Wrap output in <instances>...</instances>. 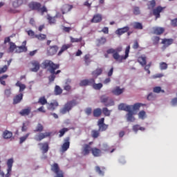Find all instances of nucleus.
<instances>
[{
  "instance_id": "1",
  "label": "nucleus",
  "mask_w": 177,
  "mask_h": 177,
  "mask_svg": "<svg viewBox=\"0 0 177 177\" xmlns=\"http://www.w3.org/2000/svg\"><path fill=\"white\" fill-rule=\"evenodd\" d=\"M77 106V101L75 100H73L71 101H68L64 104V106L59 110L60 114H67V113H70L71 110H73V107Z\"/></svg>"
},
{
  "instance_id": "2",
  "label": "nucleus",
  "mask_w": 177,
  "mask_h": 177,
  "mask_svg": "<svg viewBox=\"0 0 177 177\" xmlns=\"http://www.w3.org/2000/svg\"><path fill=\"white\" fill-rule=\"evenodd\" d=\"M131 49V46H127L125 50V55H120L118 53L115 52L113 54V57L115 59L116 62H118L119 63H121L122 60H126V59H128V56H129V50Z\"/></svg>"
},
{
  "instance_id": "3",
  "label": "nucleus",
  "mask_w": 177,
  "mask_h": 177,
  "mask_svg": "<svg viewBox=\"0 0 177 177\" xmlns=\"http://www.w3.org/2000/svg\"><path fill=\"white\" fill-rule=\"evenodd\" d=\"M100 100L101 103H103L105 107H111V106H114V101L113 100H109V97L104 95L100 96Z\"/></svg>"
},
{
  "instance_id": "4",
  "label": "nucleus",
  "mask_w": 177,
  "mask_h": 177,
  "mask_svg": "<svg viewBox=\"0 0 177 177\" xmlns=\"http://www.w3.org/2000/svg\"><path fill=\"white\" fill-rule=\"evenodd\" d=\"M51 171L55 173L56 176L55 177H64V174L63 171L60 170V167H59L57 163H54L51 166Z\"/></svg>"
},
{
  "instance_id": "5",
  "label": "nucleus",
  "mask_w": 177,
  "mask_h": 177,
  "mask_svg": "<svg viewBox=\"0 0 177 177\" xmlns=\"http://www.w3.org/2000/svg\"><path fill=\"white\" fill-rule=\"evenodd\" d=\"M70 149V137H66L64 140V143L61 147L62 153H66Z\"/></svg>"
},
{
  "instance_id": "6",
  "label": "nucleus",
  "mask_w": 177,
  "mask_h": 177,
  "mask_svg": "<svg viewBox=\"0 0 177 177\" xmlns=\"http://www.w3.org/2000/svg\"><path fill=\"white\" fill-rule=\"evenodd\" d=\"M8 42L10 44V48H9L10 52H15V50L16 51V49H17V46H16V44H15V43L10 42V37H6L5 38L4 44L6 45V44H8Z\"/></svg>"
},
{
  "instance_id": "7",
  "label": "nucleus",
  "mask_w": 177,
  "mask_h": 177,
  "mask_svg": "<svg viewBox=\"0 0 177 177\" xmlns=\"http://www.w3.org/2000/svg\"><path fill=\"white\" fill-rule=\"evenodd\" d=\"M7 174L5 177H10V172H12V167H13V158H10L7 161Z\"/></svg>"
},
{
  "instance_id": "8",
  "label": "nucleus",
  "mask_w": 177,
  "mask_h": 177,
  "mask_svg": "<svg viewBox=\"0 0 177 177\" xmlns=\"http://www.w3.org/2000/svg\"><path fill=\"white\" fill-rule=\"evenodd\" d=\"M57 107H59V102H57V100H53L50 103L48 102L47 104V109L51 111H55Z\"/></svg>"
},
{
  "instance_id": "9",
  "label": "nucleus",
  "mask_w": 177,
  "mask_h": 177,
  "mask_svg": "<svg viewBox=\"0 0 177 177\" xmlns=\"http://www.w3.org/2000/svg\"><path fill=\"white\" fill-rule=\"evenodd\" d=\"M124 88H120V86H115L112 89L111 93H113V95H115V96H120V95H122V93H124Z\"/></svg>"
},
{
  "instance_id": "10",
  "label": "nucleus",
  "mask_w": 177,
  "mask_h": 177,
  "mask_svg": "<svg viewBox=\"0 0 177 177\" xmlns=\"http://www.w3.org/2000/svg\"><path fill=\"white\" fill-rule=\"evenodd\" d=\"M95 84V79L83 80L80 82V86H88V85H92Z\"/></svg>"
},
{
  "instance_id": "11",
  "label": "nucleus",
  "mask_w": 177,
  "mask_h": 177,
  "mask_svg": "<svg viewBox=\"0 0 177 177\" xmlns=\"http://www.w3.org/2000/svg\"><path fill=\"white\" fill-rule=\"evenodd\" d=\"M48 136H50V133L49 132L40 133L35 138V139L37 142H41V140L45 139V138H48Z\"/></svg>"
},
{
  "instance_id": "12",
  "label": "nucleus",
  "mask_w": 177,
  "mask_h": 177,
  "mask_svg": "<svg viewBox=\"0 0 177 177\" xmlns=\"http://www.w3.org/2000/svg\"><path fill=\"white\" fill-rule=\"evenodd\" d=\"M19 114L21 115V117H27V116L30 115V114H31V107L28 106L25 109H23L19 112Z\"/></svg>"
},
{
  "instance_id": "13",
  "label": "nucleus",
  "mask_w": 177,
  "mask_h": 177,
  "mask_svg": "<svg viewBox=\"0 0 177 177\" xmlns=\"http://www.w3.org/2000/svg\"><path fill=\"white\" fill-rule=\"evenodd\" d=\"M26 44L27 41H24L22 43V46L17 47L15 52L17 53H21V52H27V47L26 46Z\"/></svg>"
},
{
  "instance_id": "14",
  "label": "nucleus",
  "mask_w": 177,
  "mask_h": 177,
  "mask_svg": "<svg viewBox=\"0 0 177 177\" xmlns=\"http://www.w3.org/2000/svg\"><path fill=\"white\" fill-rule=\"evenodd\" d=\"M118 109L122 110L123 111H129L130 110H132V105H127L124 103H122L119 104Z\"/></svg>"
},
{
  "instance_id": "15",
  "label": "nucleus",
  "mask_w": 177,
  "mask_h": 177,
  "mask_svg": "<svg viewBox=\"0 0 177 177\" xmlns=\"http://www.w3.org/2000/svg\"><path fill=\"white\" fill-rule=\"evenodd\" d=\"M59 47H57V46H50L48 49V53L50 56H53V55H56V53H57Z\"/></svg>"
},
{
  "instance_id": "16",
  "label": "nucleus",
  "mask_w": 177,
  "mask_h": 177,
  "mask_svg": "<svg viewBox=\"0 0 177 177\" xmlns=\"http://www.w3.org/2000/svg\"><path fill=\"white\" fill-rule=\"evenodd\" d=\"M161 44H162L163 48L164 49H165V48H168V46H169V45H172V44H174V39H163L162 40Z\"/></svg>"
},
{
  "instance_id": "17",
  "label": "nucleus",
  "mask_w": 177,
  "mask_h": 177,
  "mask_svg": "<svg viewBox=\"0 0 177 177\" xmlns=\"http://www.w3.org/2000/svg\"><path fill=\"white\" fill-rule=\"evenodd\" d=\"M30 9H32V10H39V8H41V3L38 2H31L29 4Z\"/></svg>"
},
{
  "instance_id": "18",
  "label": "nucleus",
  "mask_w": 177,
  "mask_h": 177,
  "mask_svg": "<svg viewBox=\"0 0 177 177\" xmlns=\"http://www.w3.org/2000/svg\"><path fill=\"white\" fill-rule=\"evenodd\" d=\"M39 146H41V150H42L43 154L48 153L49 151V144L48 142L39 143Z\"/></svg>"
},
{
  "instance_id": "19",
  "label": "nucleus",
  "mask_w": 177,
  "mask_h": 177,
  "mask_svg": "<svg viewBox=\"0 0 177 177\" xmlns=\"http://www.w3.org/2000/svg\"><path fill=\"white\" fill-rule=\"evenodd\" d=\"M91 151L94 157H100L102 156V150L96 147L91 148Z\"/></svg>"
},
{
  "instance_id": "20",
  "label": "nucleus",
  "mask_w": 177,
  "mask_h": 177,
  "mask_svg": "<svg viewBox=\"0 0 177 177\" xmlns=\"http://www.w3.org/2000/svg\"><path fill=\"white\" fill-rule=\"evenodd\" d=\"M127 121H129V122H133V121H135V117H133V111H132V109H130L129 111H127Z\"/></svg>"
},
{
  "instance_id": "21",
  "label": "nucleus",
  "mask_w": 177,
  "mask_h": 177,
  "mask_svg": "<svg viewBox=\"0 0 177 177\" xmlns=\"http://www.w3.org/2000/svg\"><path fill=\"white\" fill-rule=\"evenodd\" d=\"M42 64L44 67H59V65H56L53 62L48 59L45 60Z\"/></svg>"
},
{
  "instance_id": "22",
  "label": "nucleus",
  "mask_w": 177,
  "mask_h": 177,
  "mask_svg": "<svg viewBox=\"0 0 177 177\" xmlns=\"http://www.w3.org/2000/svg\"><path fill=\"white\" fill-rule=\"evenodd\" d=\"M21 100H23V93L18 94L13 98V104H18Z\"/></svg>"
},
{
  "instance_id": "23",
  "label": "nucleus",
  "mask_w": 177,
  "mask_h": 177,
  "mask_svg": "<svg viewBox=\"0 0 177 177\" xmlns=\"http://www.w3.org/2000/svg\"><path fill=\"white\" fill-rule=\"evenodd\" d=\"M163 9L162 7L158 6L153 10V15L156 16V19L160 18V13L162 12Z\"/></svg>"
},
{
  "instance_id": "24",
  "label": "nucleus",
  "mask_w": 177,
  "mask_h": 177,
  "mask_svg": "<svg viewBox=\"0 0 177 177\" xmlns=\"http://www.w3.org/2000/svg\"><path fill=\"white\" fill-rule=\"evenodd\" d=\"M127 31H129V27L126 26V27L118 29L115 32L118 35H122V34H125V32H127Z\"/></svg>"
},
{
  "instance_id": "25",
  "label": "nucleus",
  "mask_w": 177,
  "mask_h": 177,
  "mask_svg": "<svg viewBox=\"0 0 177 177\" xmlns=\"http://www.w3.org/2000/svg\"><path fill=\"white\" fill-rule=\"evenodd\" d=\"M71 9H73V6H70L68 4L64 5L62 8L63 15L68 13V12H70Z\"/></svg>"
},
{
  "instance_id": "26",
  "label": "nucleus",
  "mask_w": 177,
  "mask_h": 177,
  "mask_svg": "<svg viewBox=\"0 0 177 177\" xmlns=\"http://www.w3.org/2000/svg\"><path fill=\"white\" fill-rule=\"evenodd\" d=\"M102 109L96 108L93 111V117H95V118H99V117L102 115Z\"/></svg>"
},
{
  "instance_id": "27",
  "label": "nucleus",
  "mask_w": 177,
  "mask_h": 177,
  "mask_svg": "<svg viewBox=\"0 0 177 177\" xmlns=\"http://www.w3.org/2000/svg\"><path fill=\"white\" fill-rule=\"evenodd\" d=\"M102 21V15L97 14L94 15L93 18L91 19V23H100Z\"/></svg>"
},
{
  "instance_id": "28",
  "label": "nucleus",
  "mask_w": 177,
  "mask_h": 177,
  "mask_svg": "<svg viewBox=\"0 0 177 177\" xmlns=\"http://www.w3.org/2000/svg\"><path fill=\"white\" fill-rule=\"evenodd\" d=\"M92 148H91V146L89 145H85L83 149V155L84 156H88L89 153H91V150Z\"/></svg>"
},
{
  "instance_id": "29",
  "label": "nucleus",
  "mask_w": 177,
  "mask_h": 177,
  "mask_svg": "<svg viewBox=\"0 0 177 177\" xmlns=\"http://www.w3.org/2000/svg\"><path fill=\"white\" fill-rule=\"evenodd\" d=\"M13 136V133L12 131H9L8 130H5L3 133V138L4 139H10Z\"/></svg>"
},
{
  "instance_id": "30",
  "label": "nucleus",
  "mask_w": 177,
  "mask_h": 177,
  "mask_svg": "<svg viewBox=\"0 0 177 177\" xmlns=\"http://www.w3.org/2000/svg\"><path fill=\"white\" fill-rule=\"evenodd\" d=\"M69 84H71V80L68 79L66 80V82H65V86H64V91H66L67 92H70V91H71V86H70Z\"/></svg>"
},
{
  "instance_id": "31",
  "label": "nucleus",
  "mask_w": 177,
  "mask_h": 177,
  "mask_svg": "<svg viewBox=\"0 0 177 177\" xmlns=\"http://www.w3.org/2000/svg\"><path fill=\"white\" fill-rule=\"evenodd\" d=\"M112 111V110H109L107 107H104L102 109V112L103 113L104 115H105V117H110Z\"/></svg>"
},
{
  "instance_id": "32",
  "label": "nucleus",
  "mask_w": 177,
  "mask_h": 177,
  "mask_svg": "<svg viewBox=\"0 0 177 177\" xmlns=\"http://www.w3.org/2000/svg\"><path fill=\"white\" fill-rule=\"evenodd\" d=\"M57 68H59V67H50L48 68V71H50V74H53L54 75H56L59 73H60L61 71L58 70L56 71V70H57Z\"/></svg>"
},
{
  "instance_id": "33",
  "label": "nucleus",
  "mask_w": 177,
  "mask_h": 177,
  "mask_svg": "<svg viewBox=\"0 0 177 177\" xmlns=\"http://www.w3.org/2000/svg\"><path fill=\"white\" fill-rule=\"evenodd\" d=\"M164 31V28H153V34L156 35H161Z\"/></svg>"
},
{
  "instance_id": "34",
  "label": "nucleus",
  "mask_w": 177,
  "mask_h": 177,
  "mask_svg": "<svg viewBox=\"0 0 177 177\" xmlns=\"http://www.w3.org/2000/svg\"><path fill=\"white\" fill-rule=\"evenodd\" d=\"M37 103H39V104H41V106H45V104H48V100H46L45 96L40 97Z\"/></svg>"
},
{
  "instance_id": "35",
  "label": "nucleus",
  "mask_w": 177,
  "mask_h": 177,
  "mask_svg": "<svg viewBox=\"0 0 177 177\" xmlns=\"http://www.w3.org/2000/svg\"><path fill=\"white\" fill-rule=\"evenodd\" d=\"M68 48H71V44L63 45L62 47L61 48V50L58 53V56H60V55H62V53H63V52H64V50H67V49H68Z\"/></svg>"
},
{
  "instance_id": "36",
  "label": "nucleus",
  "mask_w": 177,
  "mask_h": 177,
  "mask_svg": "<svg viewBox=\"0 0 177 177\" xmlns=\"http://www.w3.org/2000/svg\"><path fill=\"white\" fill-rule=\"evenodd\" d=\"M102 73H103V69H102V68H97L95 71H93L92 75L97 77H99Z\"/></svg>"
},
{
  "instance_id": "37",
  "label": "nucleus",
  "mask_w": 177,
  "mask_h": 177,
  "mask_svg": "<svg viewBox=\"0 0 177 177\" xmlns=\"http://www.w3.org/2000/svg\"><path fill=\"white\" fill-rule=\"evenodd\" d=\"M100 136V131L99 130L91 131V136L94 139H97V138H99Z\"/></svg>"
},
{
  "instance_id": "38",
  "label": "nucleus",
  "mask_w": 177,
  "mask_h": 177,
  "mask_svg": "<svg viewBox=\"0 0 177 177\" xmlns=\"http://www.w3.org/2000/svg\"><path fill=\"white\" fill-rule=\"evenodd\" d=\"M15 85H16V86H19V92H23L24 91V89H26V84H21V82H17L15 84Z\"/></svg>"
},
{
  "instance_id": "39",
  "label": "nucleus",
  "mask_w": 177,
  "mask_h": 177,
  "mask_svg": "<svg viewBox=\"0 0 177 177\" xmlns=\"http://www.w3.org/2000/svg\"><path fill=\"white\" fill-rule=\"evenodd\" d=\"M43 131H44V125H42L41 123H39L33 131L35 133H37V132H42Z\"/></svg>"
},
{
  "instance_id": "40",
  "label": "nucleus",
  "mask_w": 177,
  "mask_h": 177,
  "mask_svg": "<svg viewBox=\"0 0 177 177\" xmlns=\"http://www.w3.org/2000/svg\"><path fill=\"white\" fill-rule=\"evenodd\" d=\"M145 127H142L139 124L133 126V131L136 132V133L138 132V131H145Z\"/></svg>"
},
{
  "instance_id": "41",
  "label": "nucleus",
  "mask_w": 177,
  "mask_h": 177,
  "mask_svg": "<svg viewBox=\"0 0 177 177\" xmlns=\"http://www.w3.org/2000/svg\"><path fill=\"white\" fill-rule=\"evenodd\" d=\"M23 5V0H17L12 3L13 8H19Z\"/></svg>"
},
{
  "instance_id": "42",
  "label": "nucleus",
  "mask_w": 177,
  "mask_h": 177,
  "mask_svg": "<svg viewBox=\"0 0 177 177\" xmlns=\"http://www.w3.org/2000/svg\"><path fill=\"white\" fill-rule=\"evenodd\" d=\"M140 106H142V104L140 103H136L133 105H131V110L132 111H136L140 109Z\"/></svg>"
},
{
  "instance_id": "43",
  "label": "nucleus",
  "mask_w": 177,
  "mask_h": 177,
  "mask_svg": "<svg viewBox=\"0 0 177 177\" xmlns=\"http://www.w3.org/2000/svg\"><path fill=\"white\" fill-rule=\"evenodd\" d=\"M29 136H30V133H28L25 136L21 137L19 138L20 145H21V143H24V142H26V140H27V139L28 138Z\"/></svg>"
},
{
  "instance_id": "44",
  "label": "nucleus",
  "mask_w": 177,
  "mask_h": 177,
  "mask_svg": "<svg viewBox=\"0 0 177 177\" xmlns=\"http://www.w3.org/2000/svg\"><path fill=\"white\" fill-rule=\"evenodd\" d=\"M93 88L94 89H96L97 91H100V89H102L103 88V84L102 83L95 84V82L92 84Z\"/></svg>"
},
{
  "instance_id": "45",
  "label": "nucleus",
  "mask_w": 177,
  "mask_h": 177,
  "mask_svg": "<svg viewBox=\"0 0 177 177\" xmlns=\"http://www.w3.org/2000/svg\"><path fill=\"white\" fill-rule=\"evenodd\" d=\"M138 62L141 66H146V57H138Z\"/></svg>"
},
{
  "instance_id": "46",
  "label": "nucleus",
  "mask_w": 177,
  "mask_h": 177,
  "mask_svg": "<svg viewBox=\"0 0 177 177\" xmlns=\"http://www.w3.org/2000/svg\"><path fill=\"white\" fill-rule=\"evenodd\" d=\"M55 95H62V93H63V89H62L59 86H55Z\"/></svg>"
},
{
  "instance_id": "47",
  "label": "nucleus",
  "mask_w": 177,
  "mask_h": 177,
  "mask_svg": "<svg viewBox=\"0 0 177 177\" xmlns=\"http://www.w3.org/2000/svg\"><path fill=\"white\" fill-rule=\"evenodd\" d=\"M98 127H99L98 131H100L101 132H104V131H106L107 128H109V125L106 124H101L100 126H98Z\"/></svg>"
},
{
  "instance_id": "48",
  "label": "nucleus",
  "mask_w": 177,
  "mask_h": 177,
  "mask_svg": "<svg viewBox=\"0 0 177 177\" xmlns=\"http://www.w3.org/2000/svg\"><path fill=\"white\" fill-rule=\"evenodd\" d=\"M133 28L137 30H143V26L142 25L141 23L139 22H135L133 24Z\"/></svg>"
},
{
  "instance_id": "49",
  "label": "nucleus",
  "mask_w": 177,
  "mask_h": 177,
  "mask_svg": "<svg viewBox=\"0 0 177 177\" xmlns=\"http://www.w3.org/2000/svg\"><path fill=\"white\" fill-rule=\"evenodd\" d=\"M66 132H68V128H63L59 130V138H62V136H64V133H66Z\"/></svg>"
},
{
  "instance_id": "50",
  "label": "nucleus",
  "mask_w": 177,
  "mask_h": 177,
  "mask_svg": "<svg viewBox=\"0 0 177 177\" xmlns=\"http://www.w3.org/2000/svg\"><path fill=\"white\" fill-rule=\"evenodd\" d=\"M8 77V75H3V76H1L0 84H1V85H3L4 86L6 85V82H5L3 80H6Z\"/></svg>"
},
{
  "instance_id": "51",
  "label": "nucleus",
  "mask_w": 177,
  "mask_h": 177,
  "mask_svg": "<svg viewBox=\"0 0 177 177\" xmlns=\"http://www.w3.org/2000/svg\"><path fill=\"white\" fill-rule=\"evenodd\" d=\"M35 38H37L39 41H44V39H46V35L40 34V35H36L35 36Z\"/></svg>"
},
{
  "instance_id": "52",
  "label": "nucleus",
  "mask_w": 177,
  "mask_h": 177,
  "mask_svg": "<svg viewBox=\"0 0 177 177\" xmlns=\"http://www.w3.org/2000/svg\"><path fill=\"white\" fill-rule=\"evenodd\" d=\"M156 94L153 93H150L148 95H147V100H156Z\"/></svg>"
},
{
  "instance_id": "53",
  "label": "nucleus",
  "mask_w": 177,
  "mask_h": 177,
  "mask_svg": "<svg viewBox=\"0 0 177 177\" xmlns=\"http://www.w3.org/2000/svg\"><path fill=\"white\" fill-rule=\"evenodd\" d=\"M153 92L155 93H160V92H162V93H164V90H162L160 86H156L153 88Z\"/></svg>"
},
{
  "instance_id": "54",
  "label": "nucleus",
  "mask_w": 177,
  "mask_h": 177,
  "mask_svg": "<svg viewBox=\"0 0 177 177\" xmlns=\"http://www.w3.org/2000/svg\"><path fill=\"white\" fill-rule=\"evenodd\" d=\"M153 45H158V42H160V37L155 36L152 38Z\"/></svg>"
},
{
  "instance_id": "55",
  "label": "nucleus",
  "mask_w": 177,
  "mask_h": 177,
  "mask_svg": "<svg viewBox=\"0 0 177 177\" xmlns=\"http://www.w3.org/2000/svg\"><path fill=\"white\" fill-rule=\"evenodd\" d=\"M139 118L141 120H145V117L146 116V112L145 111H140L138 113Z\"/></svg>"
},
{
  "instance_id": "56",
  "label": "nucleus",
  "mask_w": 177,
  "mask_h": 177,
  "mask_svg": "<svg viewBox=\"0 0 177 177\" xmlns=\"http://www.w3.org/2000/svg\"><path fill=\"white\" fill-rule=\"evenodd\" d=\"M84 62L86 64L91 63V55L87 54L84 56Z\"/></svg>"
},
{
  "instance_id": "57",
  "label": "nucleus",
  "mask_w": 177,
  "mask_h": 177,
  "mask_svg": "<svg viewBox=\"0 0 177 177\" xmlns=\"http://www.w3.org/2000/svg\"><path fill=\"white\" fill-rule=\"evenodd\" d=\"M70 39H71V42H72V43L81 42V41H82V37L77 39V38H73V37H71Z\"/></svg>"
},
{
  "instance_id": "58",
  "label": "nucleus",
  "mask_w": 177,
  "mask_h": 177,
  "mask_svg": "<svg viewBox=\"0 0 177 177\" xmlns=\"http://www.w3.org/2000/svg\"><path fill=\"white\" fill-rule=\"evenodd\" d=\"M156 6V0L149 1V9H153Z\"/></svg>"
},
{
  "instance_id": "59",
  "label": "nucleus",
  "mask_w": 177,
  "mask_h": 177,
  "mask_svg": "<svg viewBox=\"0 0 177 177\" xmlns=\"http://www.w3.org/2000/svg\"><path fill=\"white\" fill-rule=\"evenodd\" d=\"M48 20L49 21L50 24H55V23L56 22V19H55V17H52L50 16H48Z\"/></svg>"
},
{
  "instance_id": "60",
  "label": "nucleus",
  "mask_w": 177,
  "mask_h": 177,
  "mask_svg": "<svg viewBox=\"0 0 177 177\" xmlns=\"http://www.w3.org/2000/svg\"><path fill=\"white\" fill-rule=\"evenodd\" d=\"M31 64L33 67H39V62L38 61H32Z\"/></svg>"
},
{
  "instance_id": "61",
  "label": "nucleus",
  "mask_w": 177,
  "mask_h": 177,
  "mask_svg": "<svg viewBox=\"0 0 177 177\" xmlns=\"http://www.w3.org/2000/svg\"><path fill=\"white\" fill-rule=\"evenodd\" d=\"M55 78H56V75L51 74L50 76H48L49 82H53Z\"/></svg>"
},
{
  "instance_id": "62",
  "label": "nucleus",
  "mask_w": 177,
  "mask_h": 177,
  "mask_svg": "<svg viewBox=\"0 0 177 177\" xmlns=\"http://www.w3.org/2000/svg\"><path fill=\"white\" fill-rule=\"evenodd\" d=\"M133 13L134 15H140V10L139 7H135L133 8Z\"/></svg>"
},
{
  "instance_id": "63",
  "label": "nucleus",
  "mask_w": 177,
  "mask_h": 177,
  "mask_svg": "<svg viewBox=\"0 0 177 177\" xmlns=\"http://www.w3.org/2000/svg\"><path fill=\"white\" fill-rule=\"evenodd\" d=\"M104 118H102L98 120L97 126L100 127V125H104Z\"/></svg>"
},
{
  "instance_id": "64",
  "label": "nucleus",
  "mask_w": 177,
  "mask_h": 177,
  "mask_svg": "<svg viewBox=\"0 0 177 177\" xmlns=\"http://www.w3.org/2000/svg\"><path fill=\"white\" fill-rule=\"evenodd\" d=\"M28 35L29 37H31V38H35V32L32 30H28Z\"/></svg>"
}]
</instances>
